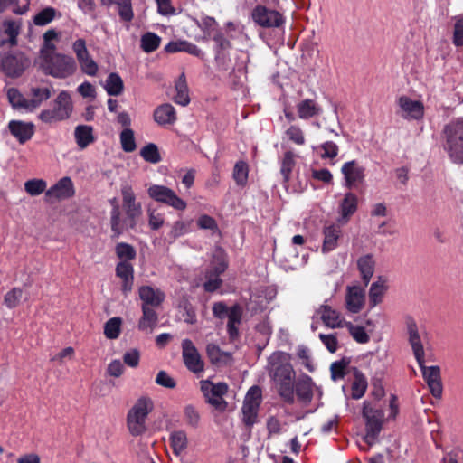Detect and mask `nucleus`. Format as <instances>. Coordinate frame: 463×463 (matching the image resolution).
<instances>
[{"label": "nucleus", "instance_id": "obj_1", "mask_svg": "<svg viewBox=\"0 0 463 463\" xmlns=\"http://www.w3.org/2000/svg\"><path fill=\"white\" fill-rule=\"evenodd\" d=\"M267 370L279 395L288 402L294 401L295 371L290 364V355L284 352H274L268 359Z\"/></svg>", "mask_w": 463, "mask_h": 463}, {"label": "nucleus", "instance_id": "obj_2", "mask_svg": "<svg viewBox=\"0 0 463 463\" xmlns=\"http://www.w3.org/2000/svg\"><path fill=\"white\" fill-rule=\"evenodd\" d=\"M407 330L409 335V342L411 346L414 357L422 371V375L426 381L431 394L435 398H440L443 392L440 368L437 365H425V352L421 342L419 329L416 323L410 319L407 322Z\"/></svg>", "mask_w": 463, "mask_h": 463}, {"label": "nucleus", "instance_id": "obj_3", "mask_svg": "<svg viewBox=\"0 0 463 463\" xmlns=\"http://www.w3.org/2000/svg\"><path fill=\"white\" fill-rule=\"evenodd\" d=\"M154 409L151 398L142 396L138 398L127 414V427L132 436L137 437L144 434L146 428V420Z\"/></svg>", "mask_w": 463, "mask_h": 463}, {"label": "nucleus", "instance_id": "obj_4", "mask_svg": "<svg viewBox=\"0 0 463 463\" xmlns=\"http://www.w3.org/2000/svg\"><path fill=\"white\" fill-rule=\"evenodd\" d=\"M445 150L455 164H463V119L448 124L444 129Z\"/></svg>", "mask_w": 463, "mask_h": 463}, {"label": "nucleus", "instance_id": "obj_5", "mask_svg": "<svg viewBox=\"0 0 463 463\" xmlns=\"http://www.w3.org/2000/svg\"><path fill=\"white\" fill-rule=\"evenodd\" d=\"M73 111V103L71 94L61 91L53 100V108L42 110L38 118L45 124H52L68 119Z\"/></svg>", "mask_w": 463, "mask_h": 463}, {"label": "nucleus", "instance_id": "obj_6", "mask_svg": "<svg viewBox=\"0 0 463 463\" xmlns=\"http://www.w3.org/2000/svg\"><path fill=\"white\" fill-rule=\"evenodd\" d=\"M45 74L65 79L74 74L77 66L72 57L58 53L39 64Z\"/></svg>", "mask_w": 463, "mask_h": 463}, {"label": "nucleus", "instance_id": "obj_7", "mask_svg": "<svg viewBox=\"0 0 463 463\" xmlns=\"http://www.w3.org/2000/svg\"><path fill=\"white\" fill-rule=\"evenodd\" d=\"M228 267L227 256L222 248H215L212 254V260L209 270L206 273V281L203 284L204 289L208 292H213L222 285V279L219 276L225 271Z\"/></svg>", "mask_w": 463, "mask_h": 463}, {"label": "nucleus", "instance_id": "obj_8", "mask_svg": "<svg viewBox=\"0 0 463 463\" xmlns=\"http://www.w3.org/2000/svg\"><path fill=\"white\" fill-rule=\"evenodd\" d=\"M147 194L152 200L170 206L176 211H184L187 207L186 202L167 186L152 184L148 187Z\"/></svg>", "mask_w": 463, "mask_h": 463}, {"label": "nucleus", "instance_id": "obj_9", "mask_svg": "<svg viewBox=\"0 0 463 463\" xmlns=\"http://www.w3.org/2000/svg\"><path fill=\"white\" fill-rule=\"evenodd\" d=\"M120 192L122 195V206L127 215L128 226L133 229L137 220L142 215V205L137 201L134 189L129 184H123Z\"/></svg>", "mask_w": 463, "mask_h": 463}, {"label": "nucleus", "instance_id": "obj_10", "mask_svg": "<svg viewBox=\"0 0 463 463\" xmlns=\"http://www.w3.org/2000/svg\"><path fill=\"white\" fill-rule=\"evenodd\" d=\"M363 416L365 419L366 440L373 439L381 431L383 422V412L370 402H364Z\"/></svg>", "mask_w": 463, "mask_h": 463}, {"label": "nucleus", "instance_id": "obj_11", "mask_svg": "<svg viewBox=\"0 0 463 463\" xmlns=\"http://www.w3.org/2000/svg\"><path fill=\"white\" fill-rule=\"evenodd\" d=\"M200 385L203 396L210 404L222 411L226 408L227 402L222 398L228 392V385L225 383H213L209 380H203Z\"/></svg>", "mask_w": 463, "mask_h": 463}, {"label": "nucleus", "instance_id": "obj_12", "mask_svg": "<svg viewBox=\"0 0 463 463\" xmlns=\"http://www.w3.org/2000/svg\"><path fill=\"white\" fill-rule=\"evenodd\" d=\"M261 402V390L258 386L249 389L242 405V420L248 427H251L257 420L258 411Z\"/></svg>", "mask_w": 463, "mask_h": 463}, {"label": "nucleus", "instance_id": "obj_13", "mask_svg": "<svg viewBox=\"0 0 463 463\" xmlns=\"http://www.w3.org/2000/svg\"><path fill=\"white\" fill-rule=\"evenodd\" d=\"M252 20L264 28H279L285 23L282 14L264 5H257L251 13Z\"/></svg>", "mask_w": 463, "mask_h": 463}, {"label": "nucleus", "instance_id": "obj_14", "mask_svg": "<svg viewBox=\"0 0 463 463\" xmlns=\"http://www.w3.org/2000/svg\"><path fill=\"white\" fill-rule=\"evenodd\" d=\"M397 113L406 120H420L424 117V104L420 100L402 95L397 99Z\"/></svg>", "mask_w": 463, "mask_h": 463}, {"label": "nucleus", "instance_id": "obj_15", "mask_svg": "<svg viewBox=\"0 0 463 463\" xmlns=\"http://www.w3.org/2000/svg\"><path fill=\"white\" fill-rule=\"evenodd\" d=\"M28 65L29 61L22 53L0 54V70L8 77L20 76Z\"/></svg>", "mask_w": 463, "mask_h": 463}, {"label": "nucleus", "instance_id": "obj_16", "mask_svg": "<svg viewBox=\"0 0 463 463\" xmlns=\"http://www.w3.org/2000/svg\"><path fill=\"white\" fill-rule=\"evenodd\" d=\"M72 50L82 72L90 76H95L98 72L99 67L87 50L85 40H76L72 44Z\"/></svg>", "mask_w": 463, "mask_h": 463}, {"label": "nucleus", "instance_id": "obj_17", "mask_svg": "<svg viewBox=\"0 0 463 463\" xmlns=\"http://www.w3.org/2000/svg\"><path fill=\"white\" fill-rule=\"evenodd\" d=\"M182 356L187 369L194 373H202L204 369L203 361L199 352L189 339L182 342Z\"/></svg>", "mask_w": 463, "mask_h": 463}, {"label": "nucleus", "instance_id": "obj_18", "mask_svg": "<svg viewBox=\"0 0 463 463\" xmlns=\"http://www.w3.org/2000/svg\"><path fill=\"white\" fill-rule=\"evenodd\" d=\"M11 135L20 143L24 144L34 135L35 126L33 122L13 119L7 125Z\"/></svg>", "mask_w": 463, "mask_h": 463}, {"label": "nucleus", "instance_id": "obj_19", "mask_svg": "<svg viewBox=\"0 0 463 463\" xmlns=\"http://www.w3.org/2000/svg\"><path fill=\"white\" fill-rule=\"evenodd\" d=\"M75 194L73 182L68 176L61 178L54 185L45 192V196L53 200H65Z\"/></svg>", "mask_w": 463, "mask_h": 463}, {"label": "nucleus", "instance_id": "obj_20", "mask_svg": "<svg viewBox=\"0 0 463 463\" xmlns=\"http://www.w3.org/2000/svg\"><path fill=\"white\" fill-rule=\"evenodd\" d=\"M316 312L320 316V318L326 326L330 328H339L344 326V317L331 306L323 304Z\"/></svg>", "mask_w": 463, "mask_h": 463}, {"label": "nucleus", "instance_id": "obj_21", "mask_svg": "<svg viewBox=\"0 0 463 463\" xmlns=\"http://www.w3.org/2000/svg\"><path fill=\"white\" fill-rule=\"evenodd\" d=\"M116 275L122 281L121 289L125 296H128L134 285V268L127 261H119L116 266Z\"/></svg>", "mask_w": 463, "mask_h": 463}, {"label": "nucleus", "instance_id": "obj_22", "mask_svg": "<svg viewBox=\"0 0 463 463\" xmlns=\"http://www.w3.org/2000/svg\"><path fill=\"white\" fill-rule=\"evenodd\" d=\"M341 171L348 188L353 187L357 183H361L364 177V169L354 160L344 164Z\"/></svg>", "mask_w": 463, "mask_h": 463}, {"label": "nucleus", "instance_id": "obj_23", "mask_svg": "<svg viewBox=\"0 0 463 463\" xmlns=\"http://www.w3.org/2000/svg\"><path fill=\"white\" fill-rule=\"evenodd\" d=\"M364 304V291L357 286L348 287L345 296V306L351 313H358Z\"/></svg>", "mask_w": 463, "mask_h": 463}, {"label": "nucleus", "instance_id": "obj_24", "mask_svg": "<svg viewBox=\"0 0 463 463\" xmlns=\"http://www.w3.org/2000/svg\"><path fill=\"white\" fill-rule=\"evenodd\" d=\"M356 266L363 282L367 285L375 270L376 261L374 256L371 253L360 256L356 260Z\"/></svg>", "mask_w": 463, "mask_h": 463}, {"label": "nucleus", "instance_id": "obj_25", "mask_svg": "<svg viewBox=\"0 0 463 463\" xmlns=\"http://www.w3.org/2000/svg\"><path fill=\"white\" fill-rule=\"evenodd\" d=\"M138 295L142 300V306L158 307L165 299V293L159 288L150 286H142L138 288Z\"/></svg>", "mask_w": 463, "mask_h": 463}, {"label": "nucleus", "instance_id": "obj_26", "mask_svg": "<svg viewBox=\"0 0 463 463\" xmlns=\"http://www.w3.org/2000/svg\"><path fill=\"white\" fill-rule=\"evenodd\" d=\"M296 108L298 118L303 120L320 116L323 112L322 107L312 99L299 101Z\"/></svg>", "mask_w": 463, "mask_h": 463}, {"label": "nucleus", "instance_id": "obj_27", "mask_svg": "<svg viewBox=\"0 0 463 463\" xmlns=\"http://www.w3.org/2000/svg\"><path fill=\"white\" fill-rule=\"evenodd\" d=\"M29 110L31 112L37 109L44 101L48 100L51 96V90L48 87L32 86L28 94Z\"/></svg>", "mask_w": 463, "mask_h": 463}, {"label": "nucleus", "instance_id": "obj_28", "mask_svg": "<svg viewBox=\"0 0 463 463\" xmlns=\"http://www.w3.org/2000/svg\"><path fill=\"white\" fill-rule=\"evenodd\" d=\"M154 119L160 126L175 124L177 119L175 108L169 103L158 106L154 111Z\"/></svg>", "mask_w": 463, "mask_h": 463}, {"label": "nucleus", "instance_id": "obj_29", "mask_svg": "<svg viewBox=\"0 0 463 463\" xmlns=\"http://www.w3.org/2000/svg\"><path fill=\"white\" fill-rule=\"evenodd\" d=\"M206 353L210 362L215 366L228 365L232 361L230 353L222 351L221 348L214 344L207 345Z\"/></svg>", "mask_w": 463, "mask_h": 463}, {"label": "nucleus", "instance_id": "obj_30", "mask_svg": "<svg viewBox=\"0 0 463 463\" xmlns=\"http://www.w3.org/2000/svg\"><path fill=\"white\" fill-rule=\"evenodd\" d=\"M323 233L324 241L322 251L326 253L336 248L338 239L341 235V229L335 225H329L324 228Z\"/></svg>", "mask_w": 463, "mask_h": 463}, {"label": "nucleus", "instance_id": "obj_31", "mask_svg": "<svg viewBox=\"0 0 463 463\" xmlns=\"http://www.w3.org/2000/svg\"><path fill=\"white\" fill-rule=\"evenodd\" d=\"M386 290L387 280L383 277H378L369 289V302L372 307H375L383 301Z\"/></svg>", "mask_w": 463, "mask_h": 463}, {"label": "nucleus", "instance_id": "obj_32", "mask_svg": "<svg viewBox=\"0 0 463 463\" xmlns=\"http://www.w3.org/2000/svg\"><path fill=\"white\" fill-rule=\"evenodd\" d=\"M165 51L169 53L185 52L194 56H201L202 51L196 45L187 41H172L165 46Z\"/></svg>", "mask_w": 463, "mask_h": 463}, {"label": "nucleus", "instance_id": "obj_33", "mask_svg": "<svg viewBox=\"0 0 463 463\" xmlns=\"http://www.w3.org/2000/svg\"><path fill=\"white\" fill-rule=\"evenodd\" d=\"M110 203L112 205V210L110 213L111 230L116 236H119L125 231L127 224L125 221L122 219L119 205L116 198L112 199L110 201Z\"/></svg>", "mask_w": 463, "mask_h": 463}, {"label": "nucleus", "instance_id": "obj_34", "mask_svg": "<svg viewBox=\"0 0 463 463\" xmlns=\"http://www.w3.org/2000/svg\"><path fill=\"white\" fill-rule=\"evenodd\" d=\"M169 444L176 456L182 455L188 446V438L184 430L173 431L169 436Z\"/></svg>", "mask_w": 463, "mask_h": 463}, {"label": "nucleus", "instance_id": "obj_35", "mask_svg": "<svg viewBox=\"0 0 463 463\" xmlns=\"http://www.w3.org/2000/svg\"><path fill=\"white\" fill-rule=\"evenodd\" d=\"M142 317L138 323V328L146 333H152L153 329L157 324V314L152 308L146 306H142Z\"/></svg>", "mask_w": 463, "mask_h": 463}, {"label": "nucleus", "instance_id": "obj_36", "mask_svg": "<svg viewBox=\"0 0 463 463\" xmlns=\"http://www.w3.org/2000/svg\"><path fill=\"white\" fill-rule=\"evenodd\" d=\"M74 137L78 146L84 149L94 141L93 128L87 125L77 126L74 130Z\"/></svg>", "mask_w": 463, "mask_h": 463}, {"label": "nucleus", "instance_id": "obj_37", "mask_svg": "<svg viewBox=\"0 0 463 463\" xmlns=\"http://www.w3.org/2000/svg\"><path fill=\"white\" fill-rule=\"evenodd\" d=\"M176 94L173 97L175 103L186 106L190 102L189 90L184 74H181L175 82Z\"/></svg>", "mask_w": 463, "mask_h": 463}, {"label": "nucleus", "instance_id": "obj_38", "mask_svg": "<svg viewBox=\"0 0 463 463\" xmlns=\"http://www.w3.org/2000/svg\"><path fill=\"white\" fill-rule=\"evenodd\" d=\"M6 94L8 100L14 109L31 112L29 110V107H27V104H29L28 98H25L17 89L10 88Z\"/></svg>", "mask_w": 463, "mask_h": 463}, {"label": "nucleus", "instance_id": "obj_39", "mask_svg": "<svg viewBox=\"0 0 463 463\" xmlns=\"http://www.w3.org/2000/svg\"><path fill=\"white\" fill-rule=\"evenodd\" d=\"M296 393L298 397L305 402H310L313 391H312V380L309 376H304L298 380L296 384Z\"/></svg>", "mask_w": 463, "mask_h": 463}, {"label": "nucleus", "instance_id": "obj_40", "mask_svg": "<svg viewBox=\"0 0 463 463\" xmlns=\"http://www.w3.org/2000/svg\"><path fill=\"white\" fill-rule=\"evenodd\" d=\"M367 389V380L365 376L361 373L360 372L354 373V379L352 383V398L354 399H360L364 396L365 393V391Z\"/></svg>", "mask_w": 463, "mask_h": 463}, {"label": "nucleus", "instance_id": "obj_41", "mask_svg": "<svg viewBox=\"0 0 463 463\" xmlns=\"http://www.w3.org/2000/svg\"><path fill=\"white\" fill-rule=\"evenodd\" d=\"M241 309L238 305L232 307L228 312V332L232 337L237 335L238 329L236 324L241 322Z\"/></svg>", "mask_w": 463, "mask_h": 463}, {"label": "nucleus", "instance_id": "obj_42", "mask_svg": "<svg viewBox=\"0 0 463 463\" xmlns=\"http://www.w3.org/2000/svg\"><path fill=\"white\" fill-rule=\"evenodd\" d=\"M232 176L238 185L245 186L249 176V166L247 163L244 161L237 162L233 168Z\"/></svg>", "mask_w": 463, "mask_h": 463}, {"label": "nucleus", "instance_id": "obj_43", "mask_svg": "<svg viewBox=\"0 0 463 463\" xmlns=\"http://www.w3.org/2000/svg\"><path fill=\"white\" fill-rule=\"evenodd\" d=\"M105 89L109 95H119L123 90L122 79L117 73H110L107 78Z\"/></svg>", "mask_w": 463, "mask_h": 463}, {"label": "nucleus", "instance_id": "obj_44", "mask_svg": "<svg viewBox=\"0 0 463 463\" xmlns=\"http://www.w3.org/2000/svg\"><path fill=\"white\" fill-rule=\"evenodd\" d=\"M343 218H348L357 209V197L352 193H347L340 205Z\"/></svg>", "mask_w": 463, "mask_h": 463}, {"label": "nucleus", "instance_id": "obj_45", "mask_svg": "<svg viewBox=\"0 0 463 463\" xmlns=\"http://www.w3.org/2000/svg\"><path fill=\"white\" fill-rule=\"evenodd\" d=\"M121 318L112 317L104 326V335L108 339H117L121 332Z\"/></svg>", "mask_w": 463, "mask_h": 463}, {"label": "nucleus", "instance_id": "obj_46", "mask_svg": "<svg viewBox=\"0 0 463 463\" xmlns=\"http://www.w3.org/2000/svg\"><path fill=\"white\" fill-rule=\"evenodd\" d=\"M141 48L145 52L156 51L161 43V38L154 33H146L141 37Z\"/></svg>", "mask_w": 463, "mask_h": 463}, {"label": "nucleus", "instance_id": "obj_47", "mask_svg": "<svg viewBox=\"0 0 463 463\" xmlns=\"http://www.w3.org/2000/svg\"><path fill=\"white\" fill-rule=\"evenodd\" d=\"M47 183L43 179H30L24 183V190L31 196H37L46 192Z\"/></svg>", "mask_w": 463, "mask_h": 463}, {"label": "nucleus", "instance_id": "obj_48", "mask_svg": "<svg viewBox=\"0 0 463 463\" xmlns=\"http://www.w3.org/2000/svg\"><path fill=\"white\" fill-rule=\"evenodd\" d=\"M295 155L291 151L286 152L281 160L280 166V173L285 183L289 180L290 174L295 166Z\"/></svg>", "mask_w": 463, "mask_h": 463}, {"label": "nucleus", "instance_id": "obj_49", "mask_svg": "<svg viewBox=\"0 0 463 463\" xmlns=\"http://www.w3.org/2000/svg\"><path fill=\"white\" fill-rule=\"evenodd\" d=\"M115 251L120 261L129 262L134 260L137 255L134 247L125 242L118 243L116 245Z\"/></svg>", "mask_w": 463, "mask_h": 463}, {"label": "nucleus", "instance_id": "obj_50", "mask_svg": "<svg viewBox=\"0 0 463 463\" xmlns=\"http://www.w3.org/2000/svg\"><path fill=\"white\" fill-rule=\"evenodd\" d=\"M141 156L145 161L156 164L161 161V156L159 154L158 148L155 144H148L145 146L140 151Z\"/></svg>", "mask_w": 463, "mask_h": 463}, {"label": "nucleus", "instance_id": "obj_51", "mask_svg": "<svg viewBox=\"0 0 463 463\" xmlns=\"http://www.w3.org/2000/svg\"><path fill=\"white\" fill-rule=\"evenodd\" d=\"M288 140L298 146H304L306 143L303 129L298 125H291L285 132Z\"/></svg>", "mask_w": 463, "mask_h": 463}, {"label": "nucleus", "instance_id": "obj_52", "mask_svg": "<svg viewBox=\"0 0 463 463\" xmlns=\"http://www.w3.org/2000/svg\"><path fill=\"white\" fill-rule=\"evenodd\" d=\"M120 143L122 149L125 152L129 153L133 152L136 149L137 146L135 142L134 132L132 129L127 128L120 133Z\"/></svg>", "mask_w": 463, "mask_h": 463}, {"label": "nucleus", "instance_id": "obj_53", "mask_svg": "<svg viewBox=\"0 0 463 463\" xmlns=\"http://www.w3.org/2000/svg\"><path fill=\"white\" fill-rule=\"evenodd\" d=\"M118 13L124 22H130L134 18L131 0H118L117 3Z\"/></svg>", "mask_w": 463, "mask_h": 463}, {"label": "nucleus", "instance_id": "obj_54", "mask_svg": "<svg viewBox=\"0 0 463 463\" xmlns=\"http://www.w3.org/2000/svg\"><path fill=\"white\" fill-rule=\"evenodd\" d=\"M19 29L20 24L18 22L6 20L3 23L4 33L8 37V41L12 45L16 43Z\"/></svg>", "mask_w": 463, "mask_h": 463}, {"label": "nucleus", "instance_id": "obj_55", "mask_svg": "<svg viewBox=\"0 0 463 463\" xmlns=\"http://www.w3.org/2000/svg\"><path fill=\"white\" fill-rule=\"evenodd\" d=\"M148 225L151 230L157 231L163 227L165 223V216L156 209H147Z\"/></svg>", "mask_w": 463, "mask_h": 463}, {"label": "nucleus", "instance_id": "obj_56", "mask_svg": "<svg viewBox=\"0 0 463 463\" xmlns=\"http://www.w3.org/2000/svg\"><path fill=\"white\" fill-rule=\"evenodd\" d=\"M22 297L23 290L14 288L5 295L4 303L8 308H14L20 304Z\"/></svg>", "mask_w": 463, "mask_h": 463}, {"label": "nucleus", "instance_id": "obj_57", "mask_svg": "<svg viewBox=\"0 0 463 463\" xmlns=\"http://www.w3.org/2000/svg\"><path fill=\"white\" fill-rule=\"evenodd\" d=\"M184 420L185 423L192 427L197 428L200 423V413L199 411L192 405L185 406L184 410Z\"/></svg>", "mask_w": 463, "mask_h": 463}, {"label": "nucleus", "instance_id": "obj_58", "mask_svg": "<svg viewBox=\"0 0 463 463\" xmlns=\"http://www.w3.org/2000/svg\"><path fill=\"white\" fill-rule=\"evenodd\" d=\"M346 326L348 327L350 335L356 342L365 344L369 341L370 337L363 326H354L351 323H347Z\"/></svg>", "mask_w": 463, "mask_h": 463}, {"label": "nucleus", "instance_id": "obj_59", "mask_svg": "<svg viewBox=\"0 0 463 463\" xmlns=\"http://www.w3.org/2000/svg\"><path fill=\"white\" fill-rule=\"evenodd\" d=\"M55 13L56 11L52 7L44 8L34 16L33 22L36 25H45L53 20Z\"/></svg>", "mask_w": 463, "mask_h": 463}, {"label": "nucleus", "instance_id": "obj_60", "mask_svg": "<svg viewBox=\"0 0 463 463\" xmlns=\"http://www.w3.org/2000/svg\"><path fill=\"white\" fill-rule=\"evenodd\" d=\"M348 365V362L345 360H341L335 362L330 366L331 377L334 381H337L343 379L346 374V368Z\"/></svg>", "mask_w": 463, "mask_h": 463}, {"label": "nucleus", "instance_id": "obj_61", "mask_svg": "<svg viewBox=\"0 0 463 463\" xmlns=\"http://www.w3.org/2000/svg\"><path fill=\"white\" fill-rule=\"evenodd\" d=\"M187 232L188 224L184 221H176L172 224L168 236L171 241H175Z\"/></svg>", "mask_w": 463, "mask_h": 463}, {"label": "nucleus", "instance_id": "obj_62", "mask_svg": "<svg viewBox=\"0 0 463 463\" xmlns=\"http://www.w3.org/2000/svg\"><path fill=\"white\" fill-rule=\"evenodd\" d=\"M453 43L456 46H463V15L456 18L453 32Z\"/></svg>", "mask_w": 463, "mask_h": 463}, {"label": "nucleus", "instance_id": "obj_63", "mask_svg": "<svg viewBox=\"0 0 463 463\" xmlns=\"http://www.w3.org/2000/svg\"><path fill=\"white\" fill-rule=\"evenodd\" d=\"M123 361L128 366L136 368L139 364L140 353L137 349H130L123 354Z\"/></svg>", "mask_w": 463, "mask_h": 463}, {"label": "nucleus", "instance_id": "obj_64", "mask_svg": "<svg viewBox=\"0 0 463 463\" xmlns=\"http://www.w3.org/2000/svg\"><path fill=\"white\" fill-rule=\"evenodd\" d=\"M156 383L163 387L168 389H174L176 386V383L165 371H160L156 377Z\"/></svg>", "mask_w": 463, "mask_h": 463}]
</instances>
